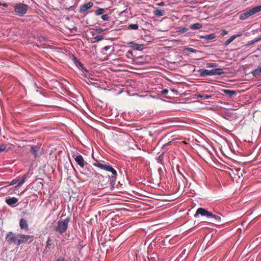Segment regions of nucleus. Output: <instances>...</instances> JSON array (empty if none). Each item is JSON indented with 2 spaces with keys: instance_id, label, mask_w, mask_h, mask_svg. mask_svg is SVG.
<instances>
[{
  "instance_id": "9d476101",
  "label": "nucleus",
  "mask_w": 261,
  "mask_h": 261,
  "mask_svg": "<svg viewBox=\"0 0 261 261\" xmlns=\"http://www.w3.org/2000/svg\"><path fill=\"white\" fill-rule=\"evenodd\" d=\"M74 159L77 163V164L80 165L82 168H83L85 165V164H87L85 162L83 156L81 154H78L76 155L74 158Z\"/></svg>"
},
{
  "instance_id": "79ce46f5",
  "label": "nucleus",
  "mask_w": 261,
  "mask_h": 261,
  "mask_svg": "<svg viewBox=\"0 0 261 261\" xmlns=\"http://www.w3.org/2000/svg\"><path fill=\"white\" fill-rule=\"evenodd\" d=\"M132 51H128L127 53L126 57L127 58H131L130 56H132Z\"/></svg>"
},
{
  "instance_id": "393cba45",
  "label": "nucleus",
  "mask_w": 261,
  "mask_h": 261,
  "mask_svg": "<svg viewBox=\"0 0 261 261\" xmlns=\"http://www.w3.org/2000/svg\"><path fill=\"white\" fill-rule=\"evenodd\" d=\"M19 181V179H13L11 182L10 183L9 185L8 186H5L3 188H1L2 190L3 189H6L7 187H8L9 186H11V185H15L16 184V183H17Z\"/></svg>"
},
{
  "instance_id": "423d86ee",
  "label": "nucleus",
  "mask_w": 261,
  "mask_h": 261,
  "mask_svg": "<svg viewBox=\"0 0 261 261\" xmlns=\"http://www.w3.org/2000/svg\"><path fill=\"white\" fill-rule=\"evenodd\" d=\"M19 239L18 240V243L17 246L22 243L29 244L33 241V236L25 235V234H18Z\"/></svg>"
},
{
  "instance_id": "9b49d317",
  "label": "nucleus",
  "mask_w": 261,
  "mask_h": 261,
  "mask_svg": "<svg viewBox=\"0 0 261 261\" xmlns=\"http://www.w3.org/2000/svg\"><path fill=\"white\" fill-rule=\"evenodd\" d=\"M6 202L7 204L10 206H14L15 204L18 201V199L13 197H9L6 199Z\"/></svg>"
},
{
  "instance_id": "cd10ccee",
  "label": "nucleus",
  "mask_w": 261,
  "mask_h": 261,
  "mask_svg": "<svg viewBox=\"0 0 261 261\" xmlns=\"http://www.w3.org/2000/svg\"><path fill=\"white\" fill-rule=\"evenodd\" d=\"M128 28L130 30H138L139 28V26L137 24H133L131 23L129 24Z\"/></svg>"
},
{
  "instance_id": "dca6fc26",
  "label": "nucleus",
  "mask_w": 261,
  "mask_h": 261,
  "mask_svg": "<svg viewBox=\"0 0 261 261\" xmlns=\"http://www.w3.org/2000/svg\"><path fill=\"white\" fill-rule=\"evenodd\" d=\"M153 13L157 17H160L165 15V11L162 9H156L153 11Z\"/></svg>"
},
{
  "instance_id": "a211bd4d",
  "label": "nucleus",
  "mask_w": 261,
  "mask_h": 261,
  "mask_svg": "<svg viewBox=\"0 0 261 261\" xmlns=\"http://www.w3.org/2000/svg\"><path fill=\"white\" fill-rule=\"evenodd\" d=\"M222 91L225 95L228 96L229 97H232L236 93L235 91L228 89H223Z\"/></svg>"
},
{
  "instance_id": "a18cd8bd",
  "label": "nucleus",
  "mask_w": 261,
  "mask_h": 261,
  "mask_svg": "<svg viewBox=\"0 0 261 261\" xmlns=\"http://www.w3.org/2000/svg\"><path fill=\"white\" fill-rule=\"evenodd\" d=\"M168 93V90L167 89H164L163 91H162V93L163 94H167Z\"/></svg>"
},
{
  "instance_id": "c9c22d12",
  "label": "nucleus",
  "mask_w": 261,
  "mask_h": 261,
  "mask_svg": "<svg viewBox=\"0 0 261 261\" xmlns=\"http://www.w3.org/2000/svg\"><path fill=\"white\" fill-rule=\"evenodd\" d=\"M52 245L51 240L50 238H48L46 242V248H49Z\"/></svg>"
},
{
  "instance_id": "de8ad7c7",
  "label": "nucleus",
  "mask_w": 261,
  "mask_h": 261,
  "mask_svg": "<svg viewBox=\"0 0 261 261\" xmlns=\"http://www.w3.org/2000/svg\"><path fill=\"white\" fill-rule=\"evenodd\" d=\"M171 90L174 93H176V94L177 93V90L175 89H171Z\"/></svg>"
},
{
  "instance_id": "7ed1b4c3",
  "label": "nucleus",
  "mask_w": 261,
  "mask_h": 261,
  "mask_svg": "<svg viewBox=\"0 0 261 261\" xmlns=\"http://www.w3.org/2000/svg\"><path fill=\"white\" fill-rule=\"evenodd\" d=\"M69 222V219L68 218H66L64 220H59L57 222V225L54 226V230L60 234H63L66 231L68 227Z\"/></svg>"
},
{
  "instance_id": "20e7f679",
  "label": "nucleus",
  "mask_w": 261,
  "mask_h": 261,
  "mask_svg": "<svg viewBox=\"0 0 261 261\" xmlns=\"http://www.w3.org/2000/svg\"><path fill=\"white\" fill-rule=\"evenodd\" d=\"M14 11L19 16H22L25 14L28 10V6L22 3L16 4L14 6Z\"/></svg>"
},
{
  "instance_id": "412c9836",
  "label": "nucleus",
  "mask_w": 261,
  "mask_h": 261,
  "mask_svg": "<svg viewBox=\"0 0 261 261\" xmlns=\"http://www.w3.org/2000/svg\"><path fill=\"white\" fill-rule=\"evenodd\" d=\"M253 75L255 77L261 76V67L252 71Z\"/></svg>"
},
{
  "instance_id": "6ab92c4d",
  "label": "nucleus",
  "mask_w": 261,
  "mask_h": 261,
  "mask_svg": "<svg viewBox=\"0 0 261 261\" xmlns=\"http://www.w3.org/2000/svg\"><path fill=\"white\" fill-rule=\"evenodd\" d=\"M216 37V35L214 33L201 36V38L204 39L205 40H212L215 39Z\"/></svg>"
},
{
  "instance_id": "c03bdc74",
  "label": "nucleus",
  "mask_w": 261,
  "mask_h": 261,
  "mask_svg": "<svg viewBox=\"0 0 261 261\" xmlns=\"http://www.w3.org/2000/svg\"><path fill=\"white\" fill-rule=\"evenodd\" d=\"M56 261H67V260L65 259L63 257H60Z\"/></svg>"
},
{
  "instance_id": "aec40b11",
  "label": "nucleus",
  "mask_w": 261,
  "mask_h": 261,
  "mask_svg": "<svg viewBox=\"0 0 261 261\" xmlns=\"http://www.w3.org/2000/svg\"><path fill=\"white\" fill-rule=\"evenodd\" d=\"M28 177V175L27 174L24 175L21 179L18 182V184L15 187V189H18L26 180Z\"/></svg>"
},
{
  "instance_id": "58836bf2",
  "label": "nucleus",
  "mask_w": 261,
  "mask_h": 261,
  "mask_svg": "<svg viewBox=\"0 0 261 261\" xmlns=\"http://www.w3.org/2000/svg\"><path fill=\"white\" fill-rule=\"evenodd\" d=\"M171 143V141H169L167 143H165L163 145H162V148L163 149H167L166 148V147L169 145L170 143Z\"/></svg>"
},
{
  "instance_id": "a19ab883",
  "label": "nucleus",
  "mask_w": 261,
  "mask_h": 261,
  "mask_svg": "<svg viewBox=\"0 0 261 261\" xmlns=\"http://www.w3.org/2000/svg\"><path fill=\"white\" fill-rule=\"evenodd\" d=\"M39 39L40 41H46V38L43 37V36H39Z\"/></svg>"
},
{
  "instance_id": "f03ea898",
  "label": "nucleus",
  "mask_w": 261,
  "mask_h": 261,
  "mask_svg": "<svg viewBox=\"0 0 261 261\" xmlns=\"http://www.w3.org/2000/svg\"><path fill=\"white\" fill-rule=\"evenodd\" d=\"M261 11V5L252 8H247L239 13L241 20H245L254 14Z\"/></svg>"
},
{
  "instance_id": "0eeeda50",
  "label": "nucleus",
  "mask_w": 261,
  "mask_h": 261,
  "mask_svg": "<svg viewBox=\"0 0 261 261\" xmlns=\"http://www.w3.org/2000/svg\"><path fill=\"white\" fill-rule=\"evenodd\" d=\"M30 152L33 155L34 158H37L41 156L40 145H31Z\"/></svg>"
},
{
  "instance_id": "7c9ffc66",
  "label": "nucleus",
  "mask_w": 261,
  "mask_h": 261,
  "mask_svg": "<svg viewBox=\"0 0 261 261\" xmlns=\"http://www.w3.org/2000/svg\"><path fill=\"white\" fill-rule=\"evenodd\" d=\"M210 218H214L216 220V222H219V221H220V220H221V217L220 216L214 215L213 213H212V216H210Z\"/></svg>"
},
{
  "instance_id": "f704fd0d",
  "label": "nucleus",
  "mask_w": 261,
  "mask_h": 261,
  "mask_svg": "<svg viewBox=\"0 0 261 261\" xmlns=\"http://www.w3.org/2000/svg\"><path fill=\"white\" fill-rule=\"evenodd\" d=\"M188 31L187 28H180L178 30V32L180 33H184Z\"/></svg>"
},
{
  "instance_id": "5701e85b",
  "label": "nucleus",
  "mask_w": 261,
  "mask_h": 261,
  "mask_svg": "<svg viewBox=\"0 0 261 261\" xmlns=\"http://www.w3.org/2000/svg\"><path fill=\"white\" fill-rule=\"evenodd\" d=\"M106 12V9L100 8H98L95 11V15L96 16H99L103 14Z\"/></svg>"
},
{
  "instance_id": "f8f14e48",
  "label": "nucleus",
  "mask_w": 261,
  "mask_h": 261,
  "mask_svg": "<svg viewBox=\"0 0 261 261\" xmlns=\"http://www.w3.org/2000/svg\"><path fill=\"white\" fill-rule=\"evenodd\" d=\"M130 46L134 49L138 50H142L144 48V45L141 44H138L134 42H130L129 43Z\"/></svg>"
},
{
  "instance_id": "6e6552de",
  "label": "nucleus",
  "mask_w": 261,
  "mask_h": 261,
  "mask_svg": "<svg viewBox=\"0 0 261 261\" xmlns=\"http://www.w3.org/2000/svg\"><path fill=\"white\" fill-rule=\"evenodd\" d=\"M94 4L92 2H89L87 3L84 4L80 6L79 10V12L81 14H87V11L90 9Z\"/></svg>"
},
{
  "instance_id": "a878e982",
  "label": "nucleus",
  "mask_w": 261,
  "mask_h": 261,
  "mask_svg": "<svg viewBox=\"0 0 261 261\" xmlns=\"http://www.w3.org/2000/svg\"><path fill=\"white\" fill-rule=\"evenodd\" d=\"M197 96L198 97H200V98L203 99H209L212 97V95H206V94H198L197 95Z\"/></svg>"
},
{
  "instance_id": "09e8293b",
  "label": "nucleus",
  "mask_w": 261,
  "mask_h": 261,
  "mask_svg": "<svg viewBox=\"0 0 261 261\" xmlns=\"http://www.w3.org/2000/svg\"><path fill=\"white\" fill-rule=\"evenodd\" d=\"M3 6L6 7L7 6V5L6 3L2 4L1 3H0V6Z\"/></svg>"
},
{
  "instance_id": "c85d7f7f",
  "label": "nucleus",
  "mask_w": 261,
  "mask_h": 261,
  "mask_svg": "<svg viewBox=\"0 0 261 261\" xmlns=\"http://www.w3.org/2000/svg\"><path fill=\"white\" fill-rule=\"evenodd\" d=\"M111 47L113 48V49L114 48V47L112 46H106L105 47H104L102 50H101V53L103 54V55H105L106 54V52L109 49H110Z\"/></svg>"
},
{
  "instance_id": "f3484780",
  "label": "nucleus",
  "mask_w": 261,
  "mask_h": 261,
  "mask_svg": "<svg viewBox=\"0 0 261 261\" xmlns=\"http://www.w3.org/2000/svg\"><path fill=\"white\" fill-rule=\"evenodd\" d=\"M242 34H238L233 35L231 37H230L228 39H227L224 43L225 46H227L228 44H229L232 41H233L235 39H236L237 37L240 36Z\"/></svg>"
},
{
  "instance_id": "ea45409f",
  "label": "nucleus",
  "mask_w": 261,
  "mask_h": 261,
  "mask_svg": "<svg viewBox=\"0 0 261 261\" xmlns=\"http://www.w3.org/2000/svg\"><path fill=\"white\" fill-rule=\"evenodd\" d=\"M95 30H96V32H97L98 33H101L104 31V29H103L102 28H98V29H96Z\"/></svg>"
},
{
  "instance_id": "49530a36",
  "label": "nucleus",
  "mask_w": 261,
  "mask_h": 261,
  "mask_svg": "<svg viewBox=\"0 0 261 261\" xmlns=\"http://www.w3.org/2000/svg\"><path fill=\"white\" fill-rule=\"evenodd\" d=\"M228 34V32L226 30H223L222 33V35L223 36H224L225 35H227Z\"/></svg>"
},
{
  "instance_id": "1a4fd4ad",
  "label": "nucleus",
  "mask_w": 261,
  "mask_h": 261,
  "mask_svg": "<svg viewBox=\"0 0 261 261\" xmlns=\"http://www.w3.org/2000/svg\"><path fill=\"white\" fill-rule=\"evenodd\" d=\"M199 215L210 218V216H212V213L207 211L204 208L200 207L198 208L196 211V212L194 215V217L196 218Z\"/></svg>"
},
{
  "instance_id": "f257e3e1",
  "label": "nucleus",
  "mask_w": 261,
  "mask_h": 261,
  "mask_svg": "<svg viewBox=\"0 0 261 261\" xmlns=\"http://www.w3.org/2000/svg\"><path fill=\"white\" fill-rule=\"evenodd\" d=\"M93 165L102 170L111 172L112 175L109 176L110 184L112 187L115 185L117 172L108 162L101 160H95V162L93 163Z\"/></svg>"
},
{
  "instance_id": "4468645a",
  "label": "nucleus",
  "mask_w": 261,
  "mask_h": 261,
  "mask_svg": "<svg viewBox=\"0 0 261 261\" xmlns=\"http://www.w3.org/2000/svg\"><path fill=\"white\" fill-rule=\"evenodd\" d=\"M224 72L222 71L221 68H215L210 70V75H222L224 74Z\"/></svg>"
},
{
  "instance_id": "72a5a7b5",
  "label": "nucleus",
  "mask_w": 261,
  "mask_h": 261,
  "mask_svg": "<svg viewBox=\"0 0 261 261\" xmlns=\"http://www.w3.org/2000/svg\"><path fill=\"white\" fill-rule=\"evenodd\" d=\"M101 18L103 21H107L109 20L110 17L108 14H103Z\"/></svg>"
},
{
  "instance_id": "473e14b6",
  "label": "nucleus",
  "mask_w": 261,
  "mask_h": 261,
  "mask_svg": "<svg viewBox=\"0 0 261 261\" xmlns=\"http://www.w3.org/2000/svg\"><path fill=\"white\" fill-rule=\"evenodd\" d=\"M94 42L99 41L103 39V36L101 35H97L95 36L94 38Z\"/></svg>"
},
{
  "instance_id": "2eb2a0df",
  "label": "nucleus",
  "mask_w": 261,
  "mask_h": 261,
  "mask_svg": "<svg viewBox=\"0 0 261 261\" xmlns=\"http://www.w3.org/2000/svg\"><path fill=\"white\" fill-rule=\"evenodd\" d=\"M200 75L202 77L210 75V70L205 69L204 68L200 69L198 70Z\"/></svg>"
},
{
  "instance_id": "4c0bfd02",
  "label": "nucleus",
  "mask_w": 261,
  "mask_h": 261,
  "mask_svg": "<svg viewBox=\"0 0 261 261\" xmlns=\"http://www.w3.org/2000/svg\"><path fill=\"white\" fill-rule=\"evenodd\" d=\"M79 68L85 74H87L88 72V70L85 67H84L83 65L82 67H80Z\"/></svg>"
},
{
  "instance_id": "bb28decb",
  "label": "nucleus",
  "mask_w": 261,
  "mask_h": 261,
  "mask_svg": "<svg viewBox=\"0 0 261 261\" xmlns=\"http://www.w3.org/2000/svg\"><path fill=\"white\" fill-rule=\"evenodd\" d=\"M218 66V64L216 63H207L206 64V67L208 68H216Z\"/></svg>"
},
{
  "instance_id": "c756f323",
  "label": "nucleus",
  "mask_w": 261,
  "mask_h": 261,
  "mask_svg": "<svg viewBox=\"0 0 261 261\" xmlns=\"http://www.w3.org/2000/svg\"><path fill=\"white\" fill-rule=\"evenodd\" d=\"M163 158H164V153H162L156 159L158 162L159 163L162 164L163 163Z\"/></svg>"
},
{
  "instance_id": "2f4dec72",
  "label": "nucleus",
  "mask_w": 261,
  "mask_h": 261,
  "mask_svg": "<svg viewBox=\"0 0 261 261\" xmlns=\"http://www.w3.org/2000/svg\"><path fill=\"white\" fill-rule=\"evenodd\" d=\"M185 50H187L189 52H191V53H196L198 51V50H197L196 49L191 48V47H187L185 49Z\"/></svg>"
},
{
  "instance_id": "4be33fe9",
  "label": "nucleus",
  "mask_w": 261,
  "mask_h": 261,
  "mask_svg": "<svg viewBox=\"0 0 261 261\" xmlns=\"http://www.w3.org/2000/svg\"><path fill=\"white\" fill-rule=\"evenodd\" d=\"M202 25L200 23H196L191 24L190 26V28L191 30H193L200 29L202 28Z\"/></svg>"
},
{
  "instance_id": "ddd939ff",
  "label": "nucleus",
  "mask_w": 261,
  "mask_h": 261,
  "mask_svg": "<svg viewBox=\"0 0 261 261\" xmlns=\"http://www.w3.org/2000/svg\"><path fill=\"white\" fill-rule=\"evenodd\" d=\"M19 226L21 229H23L25 231L29 230V225L27 221L23 218L20 219L19 220Z\"/></svg>"
},
{
  "instance_id": "8fccbe9b",
  "label": "nucleus",
  "mask_w": 261,
  "mask_h": 261,
  "mask_svg": "<svg viewBox=\"0 0 261 261\" xmlns=\"http://www.w3.org/2000/svg\"><path fill=\"white\" fill-rule=\"evenodd\" d=\"M93 159H94V162H95V160H97L96 159H94V158H93Z\"/></svg>"
},
{
  "instance_id": "e433bc0d",
  "label": "nucleus",
  "mask_w": 261,
  "mask_h": 261,
  "mask_svg": "<svg viewBox=\"0 0 261 261\" xmlns=\"http://www.w3.org/2000/svg\"><path fill=\"white\" fill-rule=\"evenodd\" d=\"M7 147V146L6 144H2L1 145H0V152H2L3 151H4V150L6 149Z\"/></svg>"
},
{
  "instance_id": "39448f33",
  "label": "nucleus",
  "mask_w": 261,
  "mask_h": 261,
  "mask_svg": "<svg viewBox=\"0 0 261 261\" xmlns=\"http://www.w3.org/2000/svg\"><path fill=\"white\" fill-rule=\"evenodd\" d=\"M18 234H16L12 232H9L6 236V241L10 244L14 243L17 245L19 239Z\"/></svg>"
},
{
  "instance_id": "37998d69",
  "label": "nucleus",
  "mask_w": 261,
  "mask_h": 261,
  "mask_svg": "<svg viewBox=\"0 0 261 261\" xmlns=\"http://www.w3.org/2000/svg\"><path fill=\"white\" fill-rule=\"evenodd\" d=\"M156 5H158L159 6H161V7L164 6H165V3L164 2H162L160 3L156 4Z\"/></svg>"
},
{
  "instance_id": "b1692460",
  "label": "nucleus",
  "mask_w": 261,
  "mask_h": 261,
  "mask_svg": "<svg viewBox=\"0 0 261 261\" xmlns=\"http://www.w3.org/2000/svg\"><path fill=\"white\" fill-rule=\"evenodd\" d=\"M72 61L79 68L83 66V64L80 61H79L76 57H73Z\"/></svg>"
}]
</instances>
